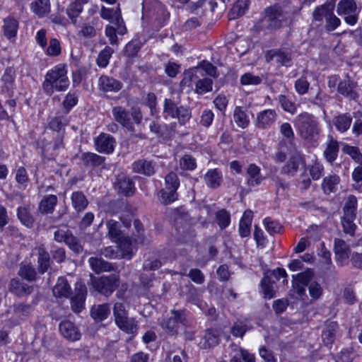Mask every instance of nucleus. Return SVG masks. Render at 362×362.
Returning <instances> with one entry per match:
<instances>
[{
    "mask_svg": "<svg viewBox=\"0 0 362 362\" xmlns=\"http://www.w3.org/2000/svg\"><path fill=\"white\" fill-rule=\"evenodd\" d=\"M13 313L16 316L15 324H19L20 320L24 319L30 313L32 308L30 305L25 303L14 304L13 305Z\"/></svg>",
    "mask_w": 362,
    "mask_h": 362,
    "instance_id": "46",
    "label": "nucleus"
},
{
    "mask_svg": "<svg viewBox=\"0 0 362 362\" xmlns=\"http://www.w3.org/2000/svg\"><path fill=\"white\" fill-rule=\"evenodd\" d=\"M37 251V269L39 273L43 274L47 272L50 267V255L42 246L39 247Z\"/></svg>",
    "mask_w": 362,
    "mask_h": 362,
    "instance_id": "30",
    "label": "nucleus"
},
{
    "mask_svg": "<svg viewBox=\"0 0 362 362\" xmlns=\"http://www.w3.org/2000/svg\"><path fill=\"white\" fill-rule=\"evenodd\" d=\"M277 113L274 110H264L257 114L255 124L258 128L267 129L276 121Z\"/></svg>",
    "mask_w": 362,
    "mask_h": 362,
    "instance_id": "16",
    "label": "nucleus"
},
{
    "mask_svg": "<svg viewBox=\"0 0 362 362\" xmlns=\"http://www.w3.org/2000/svg\"><path fill=\"white\" fill-rule=\"evenodd\" d=\"M18 275L28 281H34L37 279V271L31 264H21L18 270Z\"/></svg>",
    "mask_w": 362,
    "mask_h": 362,
    "instance_id": "45",
    "label": "nucleus"
},
{
    "mask_svg": "<svg viewBox=\"0 0 362 362\" xmlns=\"http://www.w3.org/2000/svg\"><path fill=\"white\" fill-rule=\"evenodd\" d=\"M356 9L355 0H341L337 5V13L339 16H345V22L350 25H354L358 21Z\"/></svg>",
    "mask_w": 362,
    "mask_h": 362,
    "instance_id": "9",
    "label": "nucleus"
},
{
    "mask_svg": "<svg viewBox=\"0 0 362 362\" xmlns=\"http://www.w3.org/2000/svg\"><path fill=\"white\" fill-rule=\"evenodd\" d=\"M178 109L179 107H177L175 100L170 98H166L165 100L163 105V112L165 117L168 116L173 119H176V117H177Z\"/></svg>",
    "mask_w": 362,
    "mask_h": 362,
    "instance_id": "51",
    "label": "nucleus"
},
{
    "mask_svg": "<svg viewBox=\"0 0 362 362\" xmlns=\"http://www.w3.org/2000/svg\"><path fill=\"white\" fill-rule=\"evenodd\" d=\"M305 164L303 155L296 151L291 156L288 162L281 169V173L287 175H294L298 171L300 165Z\"/></svg>",
    "mask_w": 362,
    "mask_h": 362,
    "instance_id": "15",
    "label": "nucleus"
},
{
    "mask_svg": "<svg viewBox=\"0 0 362 362\" xmlns=\"http://www.w3.org/2000/svg\"><path fill=\"white\" fill-rule=\"evenodd\" d=\"M119 276L112 274L108 276H102L93 281L94 288L101 294L110 296L118 286Z\"/></svg>",
    "mask_w": 362,
    "mask_h": 362,
    "instance_id": "8",
    "label": "nucleus"
},
{
    "mask_svg": "<svg viewBox=\"0 0 362 362\" xmlns=\"http://www.w3.org/2000/svg\"><path fill=\"white\" fill-rule=\"evenodd\" d=\"M235 353L230 362H255L254 355L250 354L247 350L237 348L235 346Z\"/></svg>",
    "mask_w": 362,
    "mask_h": 362,
    "instance_id": "44",
    "label": "nucleus"
},
{
    "mask_svg": "<svg viewBox=\"0 0 362 362\" xmlns=\"http://www.w3.org/2000/svg\"><path fill=\"white\" fill-rule=\"evenodd\" d=\"M88 262L91 269L97 274L114 270L112 264L100 257H90Z\"/></svg>",
    "mask_w": 362,
    "mask_h": 362,
    "instance_id": "31",
    "label": "nucleus"
},
{
    "mask_svg": "<svg viewBox=\"0 0 362 362\" xmlns=\"http://www.w3.org/2000/svg\"><path fill=\"white\" fill-rule=\"evenodd\" d=\"M16 70L13 66L7 67L1 78V92L11 97L15 88Z\"/></svg>",
    "mask_w": 362,
    "mask_h": 362,
    "instance_id": "13",
    "label": "nucleus"
},
{
    "mask_svg": "<svg viewBox=\"0 0 362 362\" xmlns=\"http://www.w3.org/2000/svg\"><path fill=\"white\" fill-rule=\"evenodd\" d=\"M115 187L119 193L126 197L132 196L135 192L134 184L132 180L123 174L117 176Z\"/></svg>",
    "mask_w": 362,
    "mask_h": 362,
    "instance_id": "19",
    "label": "nucleus"
},
{
    "mask_svg": "<svg viewBox=\"0 0 362 362\" xmlns=\"http://www.w3.org/2000/svg\"><path fill=\"white\" fill-rule=\"evenodd\" d=\"M219 340L218 332L216 329H208L199 342V346L202 349H210L216 346L219 343Z\"/></svg>",
    "mask_w": 362,
    "mask_h": 362,
    "instance_id": "26",
    "label": "nucleus"
},
{
    "mask_svg": "<svg viewBox=\"0 0 362 362\" xmlns=\"http://www.w3.org/2000/svg\"><path fill=\"white\" fill-rule=\"evenodd\" d=\"M18 28V22L11 17H8L4 20L3 30L4 35L11 39L16 35Z\"/></svg>",
    "mask_w": 362,
    "mask_h": 362,
    "instance_id": "40",
    "label": "nucleus"
},
{
    "mask_svg": "<svg viewBox=\"0 0 362 362\" xmlns=\"http://www.w3.org/2000/svg\"><path fill=\"white\" fill-rule=\"evenodd\" d=\"M203 71L200 69H191L186 74L189 81L194 83V92L199 95H203L212 90L213 80L202 74Z\"/></svg>",
    "mask_w": 362,
    "mask_h": 362,
    "instance_id": "6",
    "label": "nucleus"
},
{
    "mask_svg": "<svg viewBox=\"0 0 362 362\" xmlns=\"http://www.w3.org/2000/svg\"><path fill=\"white\" fill-rule=\"evenodd\" d=\"M75 253H81L83 251V246L81 242L70 231L64 243Z\"/></svg>",
    "mask_w": 362,
    "mask_h": 362,
    "instance_id": "56",
    "label": "nucleus"
},
{
    "mask_svg": "<svg viewBox=\"0 0 362 362\" xmlns=\"http://www.w3.org/2000/svg\"><path fill=\"white\" fill-rule=\"evenodd\" d=\"M339 335L338 323L335 321L326 322L321 335L323 344L327 346H332Z\"/></svg>",
    "mask_w": 362,
    "mask_h": 362,
    "instance_id": "14",
    "label": "nucleus"
},
{
    "mask_svg": "<svg viewBox=\"0 0 362 362\" xmlns=\"http://www.w3.org/2000/svg\"><path fill=\"white\" fill-rule=\"evenodd\" d=\"M187 301L197 305L201 309H204V303L202 300L201 293L194 287L189 289L187 294Z\"/></svg>",
    "mask_w": 362,
    "mask_h": 362,
    "instance_id": "52",
    "label": "nucleus"
},
{
    "mask_svg": "<svg viewBox=\"0 0 362 362\" xmlns=\"http://www.w3.org/2000/svg\"><path fill=\"white\" fill-rule=\"evenodd\" d=\"M339 146L338 141L330 134L327 136V144L324 151V156L326 160L332 163L337 158Z\"/></svg>",
    "mask_w": 362,
    "mask_h": 362,
    "instance_id": "27",
    "label": "nucleus"
},
{
    "mask_svg": "<svg viewBox=\"0 0 362 362\" xmlns=\"http://www.w3.org/2000/svg\"><path fill=\"white\" fill-rule=\"evenodd\" d=\"M334 4L332 3L325 4L320 6L317 7L313 13V18L317 21H322L325 18L327 19L332 11H334Z\"/></svg>",
    "mask_w": 362,
    "mask_h": 362,
    "instance_id": "38",
    "label": "nucleus"
},
{
    "mask_svg": "<svg viewBox=\"0 0 362 362\" xmlns=\"http://www.w3.org/2000/svg\"><path fill=\"white\" fill-rule=\"evenodd\" d=\"M59 331L66 339L75 341L81 338L78 327L71 321H63L59 324Z\"/></svg>",
    "mask_w": 362,
    "mask_h": 362,
    "instance_id": "21",
    "label": "nucleus"
},
{
    "mask_svg": "<svg viewBox=\"0 0 362 362\" xmlns=\"http://www.w3.org/2000/svg\"><path fill=\"white\" fill-rule=\"evenodd\" d=\"M294 126L300 137L310 144H315L319 137L320 129L319 122L314 115L304 112L294 119Z\"/></svg>",
    "mask_w": 362,
    "mask_h": 362,
    "instance_id": "1",
    "label": "nucleus"
},
{
    "mask_svg": "<svg viewBox=\"0 0 362 362\" xmlns=\"http://www.w3.org/2000/svg\"><path fill=\"white\" fill-rule=\"evenodd\" d=\"M180 167L183 170H194L197 168L196 159L189 154H185L180 160Z\"/></svg>",
    "mask_w": 362,
    "mask_h": 362,
    "instance_id": "55",
    "label": "nucleus"
},
{
    "mask_svg": "<svg viewBox=\"0 0 362 362\" xmlns=\"http://www.w3.org/2000/svg\"><path fill=\"white\" fill-rule=\"evenodd\" d=\"M339 177L336 175L325 177L323 179L322 187L324 192L327 194L334 192L336 186L339 183Z\"/></svg>",
    "mask_w": 362,
    "mask_h": 362,
    "instance_id": "49",
    "label": "nucleus"
},
{
    "mask_svg": "<svg viewBox=\"0 0 362 362\" xmlns=\"http://www.w3.org/2000/svg\"><path fill=\"white\" fill-rule=\"evenodd\" d=\"M52 291L56 297L69 298L71 293V288L68 281L64 277H59Z\"/></svg>",
    "mask_w": 362,
    "mask_h": 362,
    "instance_id": "28",
    "label": "nucleus"
},
{
    "mask_svg": "<svg viewBox=\"0 0 362 362\" xmlns=\"http://www.w3.org/2000/svg\"><path fill=\"white\" fill-rule=\"evenodd\" d=\"M249 0H237L228 13L229 19H235L242 16L249 6Z\"/></svg>",
    "mask_w": 362,
    "mask_h": 362,
    "instance_id": "35",
    "label": "nucleus"
},
{
    "mask_svg": "<svg viewBox=\"0 0 362 362\" xmlns=\"http://www.w3.org/2000/svg\"><path fill=\"white\" fill-rule=\"evenodd\" d=\"M9 291L16 296L22 297L30 295L33 291V286L17 279H12L9 284Z\"/></svg>",
    "mask_w": 362,
    "mask_h": 362,
    "instance_id": "23",
    "label": "nucleus"
},
{
    "mask_svg": "<svg viewBox=\"0 0 362 362\" xmlns=\"http://www.w3.org/2000/svg\"><path fill=\"white\" fill-rule=\"evenodd\" d=\"M165 189L177 190L180 186V180L176 173L170 172L165 177Z\"/></svg>",
    "mask_w": 362,
    "mask_h": 362,
    "instance_id": "61",
    "label": "nucleus"
},
{
    "mask_svg": "<svg viewBox=\"0 0 362 362\" xmlns=\"http://www.w3.org/2000/svg\"><path fill=\"white\" fill-rule=\"evenodd\" d=\"M204 180L208 187L216 189L223 182L222 172L218 168L210 169L204 175Z\"/></svg>",
    "mask_w": 362,
    "mask_h": 362,
    "instance_id": "24",
    "label": "nucleus"
},
{
    "mask_svg": "<svg viewBox=\"0 0 362 362\" xmlns=\"http://www.w3.org/2000/svg\"><path fill=\"white\" fill-rule=\"evenodd\" d=\"M252 220V212L245 211L239 224V233L243 238L247 237L250 234V227Z\"/></svg>",
    "mask_w": 362,
    "mask_h": 362,
    "instance_id": "34",
    "label": "nucleus"
},
{
    "mask_svg": "<svg viewBox=\"0 0 362 362\" xmlns=\"http://www.w3.org/2000/svg\"><path fill=\"white\" fill-rule=\"evenodd\" d=\"M356 88L357 83L352 80L347 74L344 79L339 82L337 92L349 100H355L358 97Z\"/></svg>",
    "mask_w": 362,
    "mask_h": 362,
    "instance_id": "10",
    "label": "nucleus"
},
{
    "mask_svg": "<svg viewBox=\"0 0 362 362\" xmlns=\"http://www.w3.org/2000/svg\"><path fill=\"white\" fill-rule=\"evenodd\" d=\"M345 153L349 155L356 163L362 165V154L358 147L345 146L343 148Z\"/></svg>",
    "mask_w": 362,
    "mask_h": 362,
    "instance_id": "63",
    "label": "nucleus"
},
{
    "mask_svg": "<svg viewBox=\"0 0 362 362\" xmlns=\"http://www.w3.org/2000/svg\"><path fill=\"white\" fill-rule=\"evenodd\" d=\"M67 122L68 121L66 117L63 115H57L50 120L49 126L53 131L59 133L61 129L67 124Z\"/></svg>",
    "mask_w": 362,
    "mask_h": 362,
    "instance_id": "57",
    "label": "nucleus"
},
{
    "mask_svg": "<svg viewBox=\"0 0 362 362\" xmlns=\"http://www.w3.org/2000/svg\"><path fill=\"white\" fill-rule=\"evenodd\" d=\"M99 89L103 92H118L122 88V83L119 81L107 76L102 75L98 80Z\"/></svg>",
    "mask_w": 362,
    "mask_h": 362,
    "instance_id": "17",
    "label": "nucleus"
},
{
    "mask_svg": "<svg viewBox=\"0 0 362 362\" xmlns=\"http://www.w3.org/2000/svg\"><path fill=\"white\" fill-rule=\"evenodd\" d=\"M58 202L56 195L45 196L40 202L39 210L42 214H52L54 210V207Z\"/></svg>",
    "mask_w": 362,
    "mask_h": 362,
    "instance_id": "33",
    "label": "nucleus"
},
{
    "mask_svg": "<svg viewBox=\"0 0 362 362\" xmlns=\"http://www.w3.org/2000/svg\"><path fill=\"white\" fill-rule=\"evenodd\" d=\"M216 218L221 229L226 228L230 224V216L226 209L218 211L216 214Z\"/></svg>",
    "mask_w": 362,
    "mask_h": 362,
    "instance_id": "60",
    "label": "nucleus"
},
{
    "mask_svg": "<svg viewBox=\"0 0 362 362\" xmlns=\"http://www.w3.org/2000/svg\"><path fill=\"white\" fill-rule=\"evenodd\" d=\"M31 9L39 17H43L50 11L49 0H35L31 4Z\"/></svg>",
    "mask_w": 362,
    "mask_h": 362,
    "instance_id": "42",
    "label": "nucleus"
},
{
    "mask_svg": "<svg viewBox=\"0 0 362 362\" xmlns=\"http://www.w3.org/2000/svg\"><path fill=\"white\" fill-rule=\"evenodd\" d=\"M233 119L234 122L239 127L245 129L249 125V118L241 107H235L233 113Z\"/></svg>",
    "mask_w": 362,
    "mask_h": 362,
    "instance_id": "48",
    "label": "nucleus"
},
{
    "mask_svg": "<svg viewBox=\"0 0 362 362\" xmlns=\"http://www.w3.org/2000/svg\"><path fill=\"white\" fill-rule=\"evenodd\" d=\"M352 119L349 112L340 113L333 117L332 123L338 132L344 133L351 127Z\"/></svg>",
    "mask_w": 362,
    "mask_h": 362,
    "instance_id": "25",
    "label": "nucleus"
},
{
    "mask_svg": "<svg viewBox=\"0 0 362 362\" xmlns=\"http://www.w3.org/2000/svg\"><path fill=\"white\" fill-rule=\"evenodd\" d=\"M192 69H200L203 71L202 73L204 76H207V75L210 76H213L214 78L217 77V69L215 66H214L211 63L202 62L197 66L193 67Z\"/></svg>",
    "mask_w": 362,
    "mask_h": 362,
    "instance_id": "58",
    "label": "nucleus"
},
{
    "mask_svg": "<svg viewBox=\"0 0 362 362\" xmlns=\"http://www.w3.org/2000/svg\"><path fill=\"white\" fill-rule=\"evenodd\" d=\"M246 173L248 176L247 185L249 187L258 186L264 180V177L261 174L260 168L255 163H251L247 166Z\"/></svg>",
    "mask_w": 362,
    "mask_h": 362,
    "instance_id": "22",
    "label": "nucleus"
},
{
    "mask_svg": "<svg viewBox=\"0 0 362 362\" xmlns=\"http://www.w3.org/2000/svg\"><path fill=\"white\" fill-rule=\"evenodd\" d=\"M90 0H74L71 2L66 8V13L74 25H76L78 17L83 10V6L87 4Z\"/></svg>",
    "mask_w": 362,
    "mask_h": 362,
    "instance_id": "18",
    "label": "nucleus"
},
{
    "mask_svg": "<svg viewBox=\"0 0 362 362\" xmlns=\"http://www.w3.org/2000/svg\"><path fill=\"white\" fill-rule=\"evenodd\" d=\"M115 120L122 126L127 125L130 121L129 112L122 106H115L112 110Z\"/></svg>",
    "mask_w": 362,
    "mask_h": 362,
    "instance_id": "43",
    "label": "nucleus"
},
{
    "mask_svg": "<svg viewBox=\"0 0 362 362\" xmlns=\"http://www.w3.org/2000/svg\"><path fill=\"white\" fill-rule=\"evenodd\" d=\"M110 313L109 305L105 303L93 306L90 310V315L95 320L103 321L107 317Z\"/></svg>",
    "mask_w": 362,
    "mask_h": 362,
    "instance_id": "37",
    "label": "nucleus"
},
{
    "mask_svg": "<svg viewBox=\"0 0 362 362\" xmlns=\"http://www.w3.org/2000/svg\"><path fill=\"white\" fill-rule=\"evenodd\" d=\"M113 315L116 324L122 322V320L127 317V311L122 303H116L113 307Z\"/></svg>",
    "mask_w": 362,
    "mask_h": 362,
    "instance_id": "62",
    "label": "nucleus"
},
{
    "mask_svg": "<svg viewBox=\"0 0 362 362\" xmlns=\"http://www.w3.org/2000/svg\"><path fill=\"white\" fill-rule=\"evenodd\" d=\"M18 218L21 222L28 228H32L34 223V218L26 206H19L17 209Z\"/></svg>",
    "mask_w": 362,
    "mask_h": 362,
    "instance_id": "47",
    "label": "nucleus"
},
{
    "mask_svg": "<svg viewBox=\"0 0 362 362\" xmlns=\"http://www.w3.org/2000/svg\"><path fill=\"white\" fill-rule=\"evenodd\" d=\"M268 57L271 60H274L276 63L283 66H288L291 62V55L288 52L280 50H270L268 53Z\"/></svg>",
    "mask_w": 362,
    "mask_h": 362,
    "instance_id": "36",
    "label": "nucleus"
},
{
    "mask_svg": "<svg viewBox=\"0 0 362 362\" xmlns=\"http://www.w3.org/2000/svg\"><path fill=\"white\" fill-rule=\"evenodd\" d=\"M81 160L86 166L96 167L104 163L105 158L94 153L86 152L81 155Z\"/></svg>",
    "mask_w": 362,
    "mask_h": 362,
    "instance_id": "41",
    "label": "nucleus"
},
{
    "mask_svg": "<svg viewBox=\"0 0 362 362\" xmlns=\"http://www.w3.org/2000/svg\"><path fill=\"white\" fill-rule=\"evenodd\" d=\"M108 229V235L110 238L117 244H119L122 247L123 245H127V252H124L123 256L125 257L131 258L133 255L132 247V240L129 237H125L122 230H120V223L115 220H108L106 223Z\"/></svg>",
    "mask_w": 362,
    "mask_h": 362,
    "instance_id": "5",
    "label": "nucleus"
},
{
    "mask_svg": "<svg viewBox=\"0 0 362 362\" xmlns=\"http://www.w3.org/2000/svg\"><path fill=\"white\" fill-rule=\"evenodd\" d=\"M278 100L281 105V107L284 111L288 112L292 115L296 112L297 108L296 104L285 95H279Z\"/></svg>",
    "mask_w": 362,
    "mask_h": 362,
    "instance_id": "59",
    "label": "nucleus"
},
{
    "mask_svg": "<svg viewBox=\"0 0 362 362\" xmlns=\"http://www.w3.org/2000/svg\"><path fill=\"white\" fill-rule=\"evenodd\" d=\"M286 276L287 274L283 268L265 271L260 284L264 297L269 299L274 298L276 294L274 289L276 282L281 278H286Z\"/></svg>",
    "mask_w": 362,
    "mask_h": 362,
    "instance_id": "3",
    "label": "nucleus"
},
{
    "mask_svg": "<svg viewBox=\"0 0 362 362\" xmlns=\"http://www.w3.org/2000/svg\"><path fill=\"white\" fill-rule=\"evenodd\" d=\"M87 289L85 284L77 282L75 285L74 294L71 298V308L75 313H80L84 308Z\"/></svg>",
    "mask_w": 362,
    "mask_h": 362,
    "instance_id": "11",
    "label": "nucleus"
},
{
    "mask_svg": "<svg viewBox=\"0 0 362 362\" xmlns=\"http://www.w3.org/2000/svg\"><path fill=\"white\" fill-rule=\"evenodd\" d=\"M179 324L184 326L189 325V322L187 319L185 313L182 310H171V316L163 319L160 325L163 329L170 335H175L178 331Z\"/></svg>",
    "mask_w": 362,
    "mask_h": 362,
    "instance_id": "7",
    "label": "nucleus"
},
{
    "mask_svg": "<svg viewBox=\"0 0 362 362\" xmlns=\"http://www.w3.org/2000/svg\"><path fill=\"white\" fill-rule=\"evenodd\" d=\"M156 163L152 160L139 159L132 163V170L147 177L153 176L156 172Z\"/></svg>",
    "mask_w": 362,
    "mask_h": 362,
    "instance_id": "12",
    "label": "nucleus"
},
{
    "mask_svg": "<svg viewBox=\"0 0 362 362\" xmlns=\"http://www.w3.org/2000/svg\"><path fill=\"white\" fill-rule=\"evenodd\" d=\"M264 13L262 22L265 23L267 28L270 30L281 28L282 23L286 19V13L284 12L282 6L279 4L267 7Z\"/></svg>",
    "mask_w": 362,
    "mask_h": 362,
    "instance_id": "4",
    "label": "nucleus"
},
{
    "mask_svg": "<svg viewBox=\"0 0 362 362\" xmlns=\"http://www.w3.org/2000/svg\"><path fill=\"white\" fill-rule=\"evenodd\" d=\"M71 206L77 212L83 211L88 205V200L81 191L73 192L71 195Z\"/></svg>",
    "mask_w": 362,
    "mask_h": 362,
    "instance_id": "29",
    "label": "nucleus"
},
{
    "mask_svg": "<svg viewBox=\"0 0 362 362\" xmlns=\"http://www.w3.org/2000/svg\"><path fill=\"white\" fill-rule=\"evenodd\" d=\"M354 356L353 348H346L341 351L336 362H352Z\"/></svg>",
    "mask_w": 362,
    "mask_h": 362,
    "instance_id": "64",
    "label": "nucleus"
},
{
    "mask_svg": "<svg viewBox=\"0 0 362 362\" xmlns=\"http://www.w3.org/2000/svg\"><path fill=\"white\" fill-rule=\"evenodd\" d=\"M117 325L121 330L128 334H134L138 329V325L134 319L129 318L128 316L122 320V322H118Z\"/></svg>",
    "mask_w": 362,
    "mask_h": 362,
    "instance_id": "50",
    "label": "nucleus"
},
{
    "mask_svg": "<svg viewBox=\"0 0 362 362\" xmlns=\"http://www.w3.org/2000/svg\"><path fill=\"white\" fill-rule=\"evenodd\" d=\"M95 143L98 151L110 153L114 151L115 140L109 134H101L98 136Z\"/></svg>",
    "mask_w": 362,
    "mask_h": 362,
    "instance_id": "20",
    "label": "nucleus"
},
{
    "mask_svg": "<svg viewBox=\"0 0 362 362\" xmlns=\"http://www.w3.org/2000/svg\"><path fill=\"white\" fill-rule=\"evenodd\" d=\"M158 195L161 203L164 204H169L177 199V190L173 189H162Z\"/></svg>",
    "mask_w": 362,
    "mask_h": 362,
    "instance_id": "53",
    "label": "nucleus"
},
{
    "mask_svg": "<svg viewBox=\"0 0 362 362\" xmlns=\"http://www.w3.org/2000/svg\"><path fill=\"white\" fill-rule=\"evenodd\" d=\"M357 209V199L354 195H349L343 207V217L356 218Z\"/></svg>",
    "mask_w": 362,
    "mask_h": 362,
    "instance_id": "39",
    "label": "nucleus"
},
{
    "mask_svg": "<svg viewBox=\"0 0 362 362\" xmlns=\"http://www.w3.org/2000/svg\"><path fill=\"white\" fill-rule=\"evenodd\" d=\"M113 49L107 46L100 52L97 58V64L101 68H105L109 64V60L113 54Z\"/></svg>",
    "mask_w": 362,
    "mask_h": 362,
    "instance_id": "54",
    "label": "nucleus"
},
{
    "mask_svg": "<svg viewBox=\"0 0 362 362\" xmlns=\"http://www.w3.org/2000/svg\"><path fill=\"white\" fill-rule=\"evenodd\" d=\"M127 249V245H123L122 247H120L119 244L116 246H109L107 247H105L104 249H102L100 252V255H103L107 258L110 259H115L119 258V257L126 258L123 256L124 252H126V250ZM129 259L128 257H127Z\"/></svg>",
    "mask_w": 362,
    "mask_h": 362,
    "instance_id": "32",
    "label": "nucleus"
},
{
    "mask_svg": "<svg viewBox=\"0 0 362 362\" xmlns=\"http://www.w3.org/2000/svg\"><path fill=\"white\" fill-rule=\"evenodd\" d=\"M69 86L67 71L64 64H58L48 71L42 83V89L46 95L51 96L54 90L64 91Z\"/></svg>",
    "mask_w": 362,
    "mask_h": 362,
    "instance_id": "2",
    "label": "nucleus"
}]
</instances>
